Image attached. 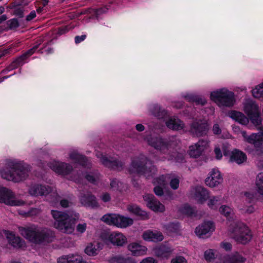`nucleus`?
Returning a JSON list of instances; mask_svg holds the SVG:
<instances>
[{
  "instance_id": "864d4df0",
  "label": "nucleus",
  "mask_w": 263,
  "mask_h": 263,
  "mask_svg": "<svg viewBox=\"0 0 263 263\" xmlns=\"http://www.w3.org/2000/svg\"><path fill=\"white\" fill-rule=\"evenodd\" d=\"M172 153H173V152L171 151V154L172 155V157H173V159L172 160L174 159V160L177 162H183V161L184 160L183 154H181V153L178 154L176 156V157H175L173 155V154H172Z\"/></svg>"
},
{
  "instance_id": "69168bd1",
  "label": "nucleus",
  "mask_w": 263,
  "mask_h": 263,
  "mask_svg": "<svg viewBox=\"0 0 263 263\" xmlns=\"http://www.w3.org/2000/svg\"><path fill=\"white\" fill-rule=\"evenodd\" d=\"M86 37V35H82L81 36H76L74 38V41L76 44H79L83 41Z\"/></svg>"
},
{
  "instance_id": "423d86ee",
  "label": "nucleus",
  "mask_w": 263,
  "mask_h": 263,
  "mask_svg": "<svg viewBox=\"0 0 263 263\" xmlns=\"http://www.w3.org/2000/svg\"><path fill=\"white\" fill-rule=\"evenodd\" d=\"M231 236L237 242L246 244L252 238V234L249 228L243 223L233 222L229 227Z\"/></svg>"
},
{
  "instance_id": "72a5a7b5",
  "label": "nucleus",
  "mask_w": 263,
  "mask_h": 263,
  "mask_svg": "<svg viewBox=\"0 0 263 263\" xmlns=\"http://www.w3.org/2000/svg\"><path fill=\"white\" fill-rule=\"evenodd\" d=\"M80 257L75 255L62 256L58 259V263H80Z\"/></svg>"
},
{
  "instance_id": "f8f14e48",
  "label": "nucleus",
  "mask_w": 263,
  "mask_h": 263,
  "mask_svg": "<svg viewBox=\"0 0 263 263\" xmlns=\"http://www.w3.org/2000/svg\"><path fill=\"white\" fill-rule=\"evenodd\" d=\"M240 133L246 142L254 145L257 155H263V129L249 136L243 130H241Z\"/></svg>"
},
{
  "instance_id": "0e129e2a",
  "label": "nucleus",
  "mask_w": 263,
  "mask_h": 263,
  "mask_svg": "<svg viewBox=\"0 0 263 263\" xmlns=\"http://www.w3.org/2000/svg\"><path fill=\"white\" fill-rule=\"evenodd\" d=\"M213 132L214 134L219 135L221 133V129L217 124H215L213 126Z\"/></svg>"
},
{
  "instance_id": "4be33fe9",
  "label": "nucleus",
  "mask_w": 263,
  "mask_h": 263,
  "mask_svg": "<svg viewBox=\"0 0 263 263\" xmlns=\"http://www.w3.org/2000/svg\"><path fill=\"white\" fill-rule=\"evenodd\" d=\"M79 198L81 203L85 206L91 208H97L99 206L96 197L90 192L82 193Z\"/></svg>"
},
{
  "instance_id": "a211bd4d",
  "label": "nucleus",
  "mask_w": 263,
  "mask_h": 263,
  "mask_svg": "<svg viewBox=\"0 0 263 263\" xmlns=\"http://www.w3.org/2000/svg\"><path fill=\"white\" fill-rule=\"evenodd\" d=\"M215 230L214 223L211 221H204L195 229L196 234L200 238H205L210 236Z\"/></svg>"
},
{
  "instance_id": "f3484780",
  "label": "nucleus",
  "mask_w": 263,
  "mask_h": 263,
  "mask_svg": "<svg viewBox=\"0 0 263 263\" xmlns=\"http://www.w3.org/2000/svg\"><path fill=\"white\" fill-rule=\"evenodd\" d=\"M143 199L146 205L152 211L156 212H163L165 211L164 205L160 203L152 194H146L143 196Z\"/></svg>"
},
{
  "instance_id": "f704fd0d",
  "label": "nucleus",
  "mask_w": 263,
  "mask_h": 263,
  "mask_svg": "<svg viewBox=\"0 0 263 263\" xmlns=\"http://www.w3.org/2000/svg\"><path fill=\"white\" fill-rule=\"evenodd\" d=\"M100 250L99 243H90L85 249V252L89 256H95L97 255Z\"/></svg>"
},
{
  "instance_id": "a18cd8bd",
  "label": "nucleus",
  "mask_w": 263,
  "mask_h": 263,
  "mask_svg": "<svg viewBox=\"0 0 263 263\" xmlns=\"http://www.w3.org/2000/svg\"><path fill=\"white\" fill-rule=\"evenodd\" d=\"M180 211L182 213L189 216H192L195 214V210L188 205H184Z\"/></svg>"
},
{
  "instance_id": "774afa93",
  "label": "nucleus",
  "mask_w": 263,
  "mask_h": 263,
  "mask_svg": "<svg viewBox=\"0 0 263 263\" xmlns=\"http://www.w3.org/2000/svg\"><path fill=\"white\" fill-rule=\"evenodd\" d=\"M119 182L116 179H113L110 182V187L114 189H117Z\"/></svg>"
},
{
  "instance_id": "ddd939ff",
  "label": "nucleus",
  "mask_w": 263,
  "mask_h": 263,
  "mask_svg": "<svg viewBox=\"0 0 263 263\" xmlns=\"http://www.w3.org/2000/svg\"><path fill=\"white\" fill-rule=\"evenodd\" d=\"M102 240L106 243L121 247L127 242V238L122 233L114 232L110 233H103L101 235Z\"/></svg>"
},
{
  "instance_id": "79ce46f5",
  "label": "nucleus",
  "mask_w": 263,
  "mask_h": 263,
  "mask_svg": "<svg viewBox=\"0 0 263 263\" xmlns=\"http://www.w3.org/2000/svg\"><path fill=\"white\" fill-rule=\"evenodd\" d=\"M165 232L168 235L176 233L179 230V225L177 223H170L163 226Z\"/></svg>"
},
{
  "instance_id": "338daca9",
  "label": "nucleus",
  "mask_w": 263,
  "mask_h": 263,
  "mask_svg": "<svg viewBox=\"0 0 263 263\" xmlns=\"http://www.w3.org/2000/svg\"><path fill=\"white\" fill-rule=\"evenodd\" d=\"M36 16V13L35 11H31L29 15L26 16V20L27 21H30L33 19Z\"/></svg>"
},
{
  "instance_id": "aec40b11",
  "label": "nucleus",
  "mask_w": 263,
  "mask_h": 263,
  "mask_svg": "<svg viewBox=\"0 0 263 263\" xmlns=\"http://www.w3.org/2000/svg\"><path fill=\"white\" fill-rule=\"evenodd\" d=\"M41 43H39L34 46L32 48L30 49L24 54L15 59L10 65L8 70L17 68L19 66H21L25 64L26 60L31 56L35 51L38 48Z\"/></svg>"
},
{
  "instance_id": "603ef678",
  "label": "nucleus",
  "mask_w": 263,
  "mask_h": 263,
  "mask_svg": "<svg viewBox=\"0 0 263 263\" xmlns=\"http://www.w3.org/2000/svg\"><path fill=\"white\" fill-rule=\"evenodd\" d=\"M87 224L86 223H79L77 227V231L80 233H83L86 231Z\"/></svg>"
},
{
  "instance_id": "f03ea898",
  "label": "nucleus",
  "mask_w": 263,
  "mask_h": 263,
  "mask_svg": "<svg viewBox=\"0 0 263 263\" xmlns=\"http://www.w3.org/2000/svg\"><path fill=\"white\" fill-rule=\"evenodd\" d=\"M18 231L25 238L35 244H40L44 241H51L52 238L54 236L52 231L45 228H40L33 224L19 227Z\"/></svg>"
},
{
  "instance_id": "9d476101",
  "label": "nucleus",
  "mask_w": 263,
  "mask_h": 263,
  "mask_svg": "<svg viewBox=\"0 0 263 263\" xmlns=\"http://www.w3.org/2000/svg\"><path fill=\"white\" fill-rule=\"evenodd\" d=\"M243 110L248 116L249 120L255 126L261 124L262 120L257 105L251 100H248L244 104Z\"/></svg>"
},
{
  "instance_id": "052dcab7",
  "label": "nucleus",
  "mask_w": 263,
  "mask_h": 263,
  "mask_svg": "<svg viewBox=\"0 0 263 263\" xmlns=\"http://www.w3.org/2000/svg\"><path fill=\"white\" fill-rule=\"evenodd\" d=\"M214 151L216 158L217 159H220L222 157V154L220 149L218 147H215Z\"/></svg>"
},
{
  "instance_id": "5fc2aeb1",
  "label": "nucleus",
  "mask_w": 263,
  "mask_h": 263,
  "mask_svg": "<svg viewBox=\"0 0 263 263\" xmlns=\"http://www.w3.org/2000/svg\"><path fill=\"white\" fill-rule=\"evenodd\" d=\"M245 196L246 197V200L251 203L255 198V194L251 192H246L245 194Z\"/></svg>"
},
{
  "instance_id": "37998d69",
  "label": "nucleus",
  "mask_w": 263,
  "mask_h": 263,
  "mask_svg": "<svg viewBox=\"0 0 263 263\" xmlns=\"http://www.w3.org/2000/svg\"><path fill=\"white\" fill-rule=\"evenodd\" d=\"M127 210L129 212L138 215L144 216L146 215L144 211H143L141 209L136 205H130L127 207Z\"/></svg>"
},
{
  "instance_id": "39448f33",
  "label": "nucleus",
  "mask_w": 263,
  "mask_h": 263,
  "mask_svg": "<svg viewBox=\"0 0 263 263\" xmlns=\"http://www.w3.org/2000/svg\"><path fill=\"white\" fill-rule=\"evenodd\" d=\"M129 171L131 174L144 175L146 178L152 176L157 171L156 167L143 155L132 160Z\"/></svg>"
},
{
  "instance_id": "c9c22d12",
  "label": "nucleus",
  "mask_w": 263,
  "mask_h": 263,
  "mask_svg": "<svg viewBox=\"0 0 263 263\" xmlns=\"http://www.w3.org/2000/svg\"><path fill=\"white\" fill-rule=\"evenodd\" d=\"M150 110L152 114L159 119H163L167 115L164 109H162L158 105H153L151 106Z\"/></svg>"
},
{
  "instance_id": "e433bc0d",
  "label": "nucleus",
  "mask_w": 263,
  "mask_h": 263,
  "mask_svg": "<svg viewBox=\"0 0 263 263\" xmlns=\"http://www.w3.org/2000/svg\"><path fill=\"white\" fill-rule=\"evenodd\" d=\"M219 213L228 219H233L234 212L233 209L226 205H222L219 208Z\"/></svg>"
},
{
  "instance_id": "680f3d73",
  "label": "nucleus",
  "mask_w": 263,
  "mask_h": 263,
  "mask_svg": "<svg viewBox=\"0 0 263 263\" xmlns=\"http://www.w3.org/2000/svg\"><path fill=\"white\" fill-rule=\"evenodd\" d=\"M140 263H157V261L153 257H146L143 259Z\"/></svg>"
},
{
  "instance_id": "2eb2a0df",
  "label": "nucleus",
  "mask_w": 263,
  "mask_h": 263,
  "mask_svg": "<svg viewBox=\"0 0 263 263\" xmlns=\"http://www.w3.org/2000/svg\"><path fill=\"white\" fill-rule=\"evenodd\" d=\"M209 142L205 140H200L189 147V154L191 157L197 158L209 147Z\"/></svg>"
},
{
  "instance_id": "de8ad7c7",
  "label": "nucleus",
  "mask_w": 263,
  "mask_h": 263,
  "mask_svg": "<svg viewBox=\"0 0 263 263\" xmlns=\"http://www.w3.org/2000/svg\"><path fill=\"white\" fill-rule=\"evenodd\" d=\"M7 24L10 29H14L19 26V22L16 18H12L8 21Z\"/></svg>"
},
{
  "instance_id": "4468645a",
  "label": "nucleus",
  "mask_w": 263,
  "mask_h": 263,
  "mask_svg": "<svg viewBox=\"0 0 263 263\" xmlns=\"http://www.w3.org/2000/svg\"><path fill=\"white\" fill-rule=\"evenodd\" d=\"M96 156L100 159L102 164L104 166L111 169L120 171L122 169L124 164L116 158L107 157L104 156L102 153L97 152Z\"/></svg>"
},
{
  "instance_id": "393cba45",
  "label": "nucleus",
  "mask_w": 263,
  "mask_h": 263,
  "mask_svg": "<svg viewBox=\"0 0 263 263\" xmlns=\"http://www.w3.org/2000/svg\"><path fill=\"white\" fill-rule=\"evenodd\" d=\"M208 129V125L206 123L198 121L194 122L192 124L190 130L194 136L200 137L206 134Z\"/></svg>"
},
{
  "instance_id": "e2e57ef3",
  "label": "nucleus",
  "mask_w": 263,
  "mask_h": 263,
  "mask_svg": "<svg viewBox=\"0 0 263 263\" xmlns=\"http://www.w3.org/2000/svg\"><path fill=\"white\" fill-rule=\"evenodd\" d=\"M220 246L226 251H230L232 249V245L229 242H222L220 244Z\"/></svg>"
},
{
  "instance_id": "dca6fc26",
  "label": "nucleus",
  "mask_w": 263,
  "mask_h": 263,
  "mask_svg": "<svg viewBox=\"0 0 263 263\" xmlns=\"http://www.w3.org/2000/svg\"><path fill=\"white\" fill-rule=\"evenodd\" d=\"M166 180H170V185L171 187L173 190H177L179 187V178L175 175L167 174L162 175L158 178H156L154 180V183L158 184L162 186H164L166 183Z\"/></svg>"
},
{
  "instance_id": "f257e3e1",
  "label": "nucleus",
  "mask_w": 263,
  "mask_h": 263,
  "mask_svg": "<svg viewBox=\"0 0 263 263\" xmlns=\"http://www.w3.org/2000/svg\"><path fill=\"white\" fill-rule=\"evenodd\" d=\"M30 171L27 165L16 160L9 159L6 161L5 168L0 169V176L7 180L19 182L28 177Z\"/></svg>"
},
{
  "instance_id": "cd10ccee",
  "label": "nucleus",
  "mask_w": 263,
  "mask_h": 263,
  "mask_svg": "<svg viewBox=\"0 0 263 263\" xmlns=\"http://www.w3.org/2000/svg\"><path fill=\"white\" fill-rule=\"evenodd\" d=\"M69 156L70 159L76 164L88 168L91 166V163L87 159L85 156L78 153L76 151L70 152Z\"/></svg>"
},
{
  "instance_id": "2f4dec72",
  "label": "nucleus",
  "mask_w": 263,
  "mask_h": 263,
  "mask_svg": "<svg viewBox=\"0 0 263 263\" xmlns=\"http://www.w3.org/2000/svg\"><path fill=\"white\" fill-rule=\"evenodd\" d=\"M229 116L242 125H246L249 123L248 118L241 112L233 110L229 112Z\"/></svg>"
},
{
  "instance_id": "49530a36",
  "label": "nucleus",
  "mask_w": 263,
  "mask_h": 263,
  "mask_svg": "<svg viewBox=\"0 0 263 263\" xmlns=\"http://www.w3.org/2000/svg\"><path fill=\"white\" fill-rule=\"evenodd\" d=\"M215 251L212 249H209L204 252V258L209 261H211L215 258Z\"/></svg>"
},
{
  "instance_id": "3c124183",
  "label": "nucleus",
  "mask_w": 263,
  "mask_h": 263,
  "mask_svg": "<svg viewBox=\"0 0 263 263\" xmlns=\"http://www.w3.org/2000/svg\"><path fill=\"white\" fill-rule=\"evenodd\" d=\"M125 257L121 256H116L110 259L111 263H123Z\"/></svg>"
},
{
  "instance_id": "ea45409f",
  "label": "nucleus",
  "mask_w": 263,
  "mask_h": 263,
  "mask_svg": "<svg viewBox=\"0 0 263 263\" xmlns=\"http://www.w3.org/2000/svg\"><path fill=\"white\" fill-rule=\"evenodd\" d=\"M85 178L89 182L97 184L100 179V174L97 172H91L85 175Z\"/></svg>"
},
{
  "instance_id": "5701e85b",
  "label": "nucleus",
  "mask_w": 263,
  "mask_h": 263,
  "mask_svg": "<svg viewBox=\"0 0 263 263\" xmlns=\"http://www.w3.org/2000/svg\"><path fill=\"white\" fill-rule=\"evenodd\" d=\"M223 179L220 172L214 168L209 173V176L205 179L206 184L210 187H215L222 182Z\"/></svg>"
},
{
  "instance_id": "1a4fd4ad",
  "label": "nucleus",
  "mask_w": 263,
  "mask_h": 263,
  "mask_svg": "<svg viewBox=\"0 0 263 263\" xmlns=\"http://www.w3.org/2000/svg\"><path fill=\"white\" fill-rule=\"evenodd\" d=\"M101 220L108 225L116 226L119 228H126L134 223L132 218L116 214H107L101 218Z\"/></svg>"
},
{
  "instance_id": "6e6552de",
  "label": "nucleus",
  "mask_w": 263,
  "mask_h": 263,
  "mask_svg": "<svg viewBox=\"0 0 263 263\" xmlns=\"http://www.w3.org/2000/svg\"><path fill=\"white\" fill-rule=\"evenodd\" d=\"M211 99L220 107H231L235 103L234 94L226 88L211 92Z\"/></svg>"
},
{
  "instance_id": "473e14b6",
  "label": "nucleus",
  "mask_w": 263,
  "mask_h": 263,
  "mask_svg": "<svg viewBox=\"0 0 263 263\" xmlns=\"http://www.w3.org/2000/svg\"><path fill=\"white\" fill-rule=\"evenodd\" d=\"M166 126L172 130H179L183 129L184 123L178 118L172 117L165 122Z\"/></svg>"
},
{
  "instance_id": "c85d7f7f",
  "label": "nucleus",
  "mask_w": 263,
  "mask_h": 263,
  "mask_svg": "<svg viewBox=\"0 0 263 263\" xmlns=\"http://www.w3.org/2000/svg\"><path fill=\"white\" fill-rule=\"evenodd\" d=\"M195 199L199 203H202L209 198L208 191L202 186L195 187L193 191Z\"/></svg>"
},
{
  "instance_id": "4d7b16f0",
  "label": "nucleus",
  "mask_w": 263,
  "mask_h": 263,
  "mask_svg": "<svg viewBox=\"0 0 263 263\" xmlns=\"http://www.w3.org/2000/svg\"><path fill=\"white\" fill-rule=\"evenodd\" d=\"M60 205L63 208H68L72 205V202L67 199H62L60 201Z\"/></svg>"
},
{
  "instance_id": "0eeeda50",
  "label": "nucleus",
  "mask_w": 263,
  "mask_h": 263,
  "mask_svg": "<svg viewBox=\"0 0 263 263\" xmlns=\"http://www.w3.org/2000/svg\"><path fill=\"white\" fill-rule=\"evenodd\" d=\"M28 193L32 196H48V200L54 204L60 198L55 188L39 184H31L29 187Z\"/></svg>"
},
{
  "instance_id": "09e8293b",
  "label": "nucleus",
  "mask_w": 263,
  "mask_h": 263,
  "mask_svg": "<svg viewBox=\"0 0 263 263\" xmlns=\"http://www.w3.org/2000/svg\"><path fill=\"white\" fill-rule=\"evenodd\" d=\"M187 260L182 256L177 255L173 258L171 263H187Z\"/></svg>"
},
{
  "instance_id": "a878e982",
  "label": "nucleus",
  "mask_w": 263,
  "mask_h": 263,
  "mask_svg": "<svg viewBox=\"0 0 263 263\" xmlns=\"http://www.w3.org/2000/svg\"><path fill=\"white\" fill-rule=\"evenodd\" d=\"M4 234L6 235L9 242L15 248H24L26 247V243L20 237L16 236L15 234L8 231H4Z\"/></svg>"
},
{
  "instance_id": "8fccbe9b",
  "label": "nucleus",
  "mask_w": 263,
  "mask_h": 263,
  "mask_svg": "<svg viewBox=\"0 0 263 263\" xmlns=\"http://www.w3.org/2000/svg\"><path fill=\"white\" fill-rule=\"evenodd\" d=\"M41 213V210L38 208H31L28 211V217L36 216L40 214Z\"/></svg>"
},
{
  "instance_id": "6e6d98bb",
  "label": "nucleus",
  "mask_w": 263,
  "mask_h": 263,
  "mask_svg": "<svg viewBox=\"0 0 263 263\" xmlns=\"http://www.w3.org/2000/svg\"><path fill=\"white\" fill-rule=\"evenodd\" d=\"M100 198L104 202H107L110 200L111 197L110 195L107 193H104L100 196Z\"/></svg>"
},
{
  "instance_id": "4c0bfd02",
  "label": "nucleus",
  "mask_w": 263,
  "mask_h": 263,
  "mask_svg": "<svg viewBox=\"0 0 263 263\" xmlns=\"http://www.w3.org/2000/svg\"><path fill=\"white\" fill-rule=\"evenodd\" d=\"M221 196H212L208 198V206L212 210H217L218 206L221 203Z\"/></svg>"
},
{
  "instance_id": "58836bf2",
  "label": "nucleus",
  "mask_w": 263,
  "mask_h": 263,
  "mask_svg": "<svg viewBox=\"0 0 263 263\" xmlns=\"http://www.w3.org/2000/svg\"><path fill=\"white\" fill-rule=\"evenodd\" d=\"M184 98L189 102H195L197 104L203 105L206 102L204 98L193 94H187L184 96Z\"/></svg>"
},
{
  "instance_id": "c03bdc74",
  "label": "nucleus",
  "mask_w": 263,
  "mask_h": 263,
  "mask_svg": "<svg viewBox=\"0 0 263 263\" xmlns=\"http://www.w3.org/2000/svg\"><path fill=\"white\" fill-rule=\"evenodd\" d=\"M252 95L254 98H260L263 97V83L252 90Z\"/></svg>"
},
{
  "instance_id": "20e7f679",
  "label": "nucleus",
  "mask_w": 263,
  "mask_h": 263,
  "mask_svg": "<svg viewBox=\"0 0 263 263\" xmlns=\"http://www.w3.org/2000/svg\"><path fill=\"white\" fill-rule=\"evenodd\" d=\"M51 215L55 220L54 227L61 232L71 234L74 231V225L79 219V215L75 212L68 213L58 210H52Z\"/></svg>"
},
{
  "instance_id": "6ab92c4d",
  "label": "nucleus",
  "mask_w": 263,
  "mask_h": 263,
  "mask_svg": "<svg viewBox=\"0 0 263 263\" xmlns=\"http://www.w3.org/2000/svg\"><path fill=\"white\" fill-rule=\"evenodd\" d=\"M49 167L56 173L66 175L72 171V167L69 164L53 160L49 163Z\"/></svg>"
},
{
  "instance_id": "c756f323",
  "label": "nucleus",
  "mask_w": 263,
  "mask_h": 263,
  "mask_svg": "<svg viewBox=\"0 0 263 263\" xmlns=\"http://www.w3.org/2000/svg\"><path fill=\"white\" fill-rule=\"evenodd\" d=\"M247 158L246 155L243 152L235 149L230 154V161L241 164L246 161Z\"/></svg>"
},
{
  "instance_id": "9b49d317",
  "label": "nucleus",
  "mask_w": 263,
  "mask_h": 263,
  "mask_svg": "<svg viewBox=\"0 0 263 263\" xmlns=\"http://www.w3.org/2000/svg\"><path fill=\"white\" fill-rule=\"evenodd\" d=\"M0 203L10 206H22L25 202L16 198L10 190L0 186Z\"/></svg>"
},
{
  "instance_id": "412c9836",
  "label": "nucleus",
  "mask_w": 263,
  "mask_h": 263,
  "mask_svg": "<svg viewBox=\"0 0 263 263\" xmlns=\"http://www.w3.org/2000/svg\"><path fill=\"white\" fill-rule=\"evenodd\" d=\"M153 252L156 256L161 259H167L174 252V249L169 245L162 244L155 247Z\"/></svg>"
},
{
  "instance_id": "bb28decb",
  "label": "nucleus",
  "mask_w": 263,
  "mask_h": 263,
  "mask_svg": "<svg viewBox=\"0 0 263 263\" xmlns=\"http://www.w3.org/2000/svg\"><path fill=\"white\" fill-rule=\"evenodd\" d=\"M142 238L147 241L158 242L162 241L164 239V236L160 231L149 230L143 232Z\"/></svg>"
},
{
  "instance_id": "13d9d810",
  "label": "nucleus",
  "mask_w": 263,
  "mask_h": 263,
  "mask_svg": "<svg viewBox=\"0 0 263 263\" xmlns=\"http://www.w3.org/2000/svg\"><path fill=\"white\" fill-rule=\"evenodd\" d=\"M14 13L15 15L22 17L23 16V10L21 7L18 6L15 8Z\"/></svg>"
},
{
  "instance_id": "bf43d9fd",
  "label": "nucleus",
  "mask_w": 263,
  "mask_h": 263,
  "mask_svg": "<svg viewBox=\"0 0 263 263\" xmlns=\"http://www.w3.org/2000/svg\"><path fill=\"white\" fill-rule=\"evenodd\" d=\"M155 194L157 196H161L163 194V190L161 186L157 185L154 189Z\"/></svg>"
},
{
  "instance_id": "7ed1b4c3",
  "label": "nucleus",
  "mask_w": 263,
  "mask_h": 263,
  "mask_svg": "<svg viewBox=\"0 0 263 263\" xmlns=\"http://www.w3.org/2000/svg\"><path fill=\"white\" fill-rule=\"evenodd\" d=\"M176 138L172 137L168 139L163 138L160 136H149L145 140L148 145L157 150L160 153L159 159L160 160H172L171 154V149L175 145Z\"/></svg>"
},
{
  "instance_id": "b1692460",
  "label": "nucleus",
  "mask_w": 263,
  "mask_h": 263,
  "mask_svg": "<svg viewBox=\"0 0 263 263\" xmlns=\"http://www.w3.org/2000/svg\"><path fill=\"white\" fill-rule=\"evenodd\" d=\"M246 260L241 254L235 252L231 255H224L221 256L217 263H244Z\"/></svg>"
},
{
  "instance_id": "a19ab883",
  "label": "nucleus",
  "mask_w": 263,
  "mask_h": 263,
  "mask_svg": "<svg viewBox=\"0 0 263 263\" xmlns=\"http://www.w3.org/2000/svg\"><path fill=\"white\" fill-rule=\"evenodd\" d=\"M256 185L258 194L263 199V173H260L257 176Z\"/></svg>"
},
{
  "instance_id": "7c9ffc66",
  "label": "nucleus",
  "mask_w": 263,
  "mask_h": 263,
  "mask_svg": "<svg viewBox=\"0 0 263 263\" xmlns=\"http://www.w3.org/2000/svg\"><path fill=\"white\" fill-rule=\"evenodd\" d=\"M128 250L130 251L134 256H142L146 254L147 249L146 247L140 245L135 242L128 245Z\"/></svg>"
}]
</instances>
